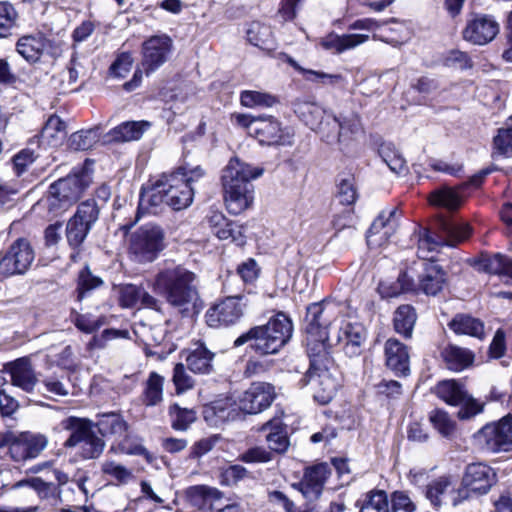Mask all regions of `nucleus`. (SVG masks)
I'll return each instance as SVG.
<instances>
[{"label": "nucleus", "mask_w": 512, "mask_h": 512, "mask_svg": "<svg viewBox=\"0 0 512 512\" xmlns=\"http://www.w3.org/2000/svg\"><path fill=\"white\" fill-rule=\"evenodd\" d=\"M153 290L183 317L198 315L204 307L197 275L182 265L160 269L155 275Z\"/></svg>", "instance_id": "1"}, {"label": "nucleus", "mask_w": 512, "mask_h": 512, "mask_svg": "<svg viewBox=\"0 0 512 512\" xmlns=\"http://www.w3.org/2000/svg\"><path fill=\"white\" fill-rule=\"evenodd\" d=\"M262 174V168L252 167L237 157L229 160L221 175L224 201L229 213L238 215L250 207L253 202L251 181Z\"/></svg>", "instance_id": "2"}, {"label": "nucleus", "mask_w": 512, "mask_h": 512, "mask_svg": "<svg viewBox=\"0 0 512 512\" xmlns=\"http://www.w3.org/2000/svg\"><path fill=\"white\" fill-rule=\"evenodd\" d=\"M293 324L283 312L277 313L264 325L254 326L234 341V347L246 343L260 356L277 354L291 339Z\"/></svg>", "instance_id": "3"}, {"label": "nucleus", "mask_w": 512, "mask_h": 512, "mask_svg": "<svg viewBox=\"0 0 512 512\" xmlns=\"http://www.w3.org/2000/svg\"><path fill=\"white\" fill-rule=\"evenodd\" d=\"M310 367L305 375L313 390V398L321 405L328 404L335 396L340 382L336 376L334 361L323 344L309 346Z\"/></svg>", "instance_id": "4"}, {"label": "nucleus", "mask_w": 512, "mask_h": 512, "mask_svg": "<svg viewBox=\"0 0 512 512\" xmlns=\"http://www.w3.org/2000/svg\"><path fill=\"white\" fill-rule=\"evenodd\" d=\"M471 235L468 223L456 219L441 218L437 221L435 230L420 228L418 232L419 258L434 261L430 253L437 252L443 246L456 247Z\"/></svg>", "instance_id": "5"}, {"label": "nucleus", "mask_w": 512, "mask_h": 512, "mask_svg": "<svg viewBox=\"0 0 512 512\" xmlns=\"http://www.w3.org/2000/svg\"><path fill=\"white\" fill-rule=\"evenodd\" d=\"M91 182L85 170L73 172L50 184L46 197L37 204L46 208L50 217H57L81 198Z\"/></svg>", "instance_id": "6"}, {"label": "nucleus", "mask_w": 512, "mask_h": 512, "mask_svg": "<svg viewBox=\"0 0 512 512\" xmlns=\"http://www.w3.org/2000/svg\"><path fill=\"white\" fill-rule=\"evenodd\" d=\"M59 427L70 433L63 446H79V455L85 460L97 459L105 449V441L95 432L94 422L88 418L69 416L64 418Z\"/></svg>", "instance_id": "7"}, {"label": "nucleus", "mask_w": 512, "mask_h": 512, "mask_svg": "<svg viewBox=\"0 0 512 512\" xmlns=\"http://www.w3.org/2000/svg\"><path fill=\"white\" fill-rule=\"evenodd\" d=\"M337 308L330 303H312L307 307L305 316V331L307 333V353L309 346L317 347L323 344L326 351L334 345L331 340L328 328L336 320Z\"/></svg>", "instance_id": "8"}, {"label": "nucleus", "mask_w": 512, "mask_h": 512, "mask_svg": "<svg viewBox=\"0 0 512 512\" xmlns=\"http://www.w3.org/2000/svg\"><path fill=\"white\" fill-rule=\"evenodd\" d=\"M165 233L163 229L153 223L139 227L129 239V252L133 259L139 263L154 261L165 248Z\"/></svg>", "instance_id": "9"}, {"label": "nucleus", "mask_w": 512, "mask_h": 512, "mask_svg": "<svg viewBox=\"0 0 512 512\" xmlns=\"http://www.w3.org/2000/svg\"><path fill=\"white\" fill-rule=\"evenodd\" d=\"M432 392L450 406H461L458 411L460 419H470L483 410V406L469 395L465 385L458 380L439 381L432 388Z\"/></svg>", "instance_id": "10"}, {"label": "nucleus", "mask_w": 512, "mask_h": 512, "mask_svg": "<svg viewBox=\"0 0 512 512\" xmlns=\"http://www.w3.org/2000/svg\"><path fill=\"white\" fill-rule=\"evenodd\" d=\"M34 259L35 250L30 240L26 237H19L0 254V276L8 278L24 275Z\"/></svg>", "instance_id": "11"}, {"label": "nucleus", "mask_w": 512, "mask_h": 512, "mask_svg": "<svg viewBox=\"0 0 512 512\" xmlns=\"http://www.w3.org/2000/svg\"><path fill=\"white\" fill-rule=\"evenodd\" d=\"M475 444L483 451L490 453L508 452L512 450V416L503 417L500 421L486 424L473 436Z\"/></svg>", "instance_id": "12"}, {"label": "nucleus", "mask_w": 512, "mask_h": 512, "mask_svg": "<svg viewBox=\"0 0 512 512\" xmlns=\"http://www.w3.org/2000/svg\"><path fill=\"white\" fill-rule=\"evenodd\" d=\"M360 131V122L356 118H338L332 113L326 116L315 132L320 135L322 141L328 145L339 146L341 151H345L354 141L355 136Z\"/></svg>", "instance_id": "13"}, {"label": "nucleus", "mask_w": 512, "mask_h": 512, "mask_svg": "<svg viewBox=\"0 0 512 512\" xmlns=\"http://www.w3.org/2000/svg\"><path fill=\"white\" fill-rule=\"evenodd\" d=\"M497 482V475L493 468L484 463H471L467 465L462 487L458 489L460 500L487 494Z\"/></svg>", "instance_id": "14"}, {"label": "nucleus", "mask_w": 512, "mask_h": 512, "mask_svg": "<svg viewBox=\"0 0 512 512\" xmlns=\"http://www.w3.org/2000/svg\"><path fill=\"white\" fill-rule=\"evenodd\" d=\"M173 48V40L166 34L154 35L146 39L142 44L140 63L144 73L150 75L164 65Z\"/></svg>", "instance_id": "15"}, {"label": "nucleus", "mask_w": 512, "mask_h": 512, "mask_svg": "<svg viewBox=\"0 0 512 512\" xmlns=\"http://www.w3.org/2000/svg\"><path fill=\"white\" fill-rule=\"evenodd\" d=\"M47 443L44 435L11 431L7 447L10 457L15 462H24L38 457Z\"/></svg>", "instance_id": "16"}, {"label": "nucleus", "mask_w": 512, "mask_h": 512, "mask_svg": "<svg viewBox=\"0 0 512 512\" xmlns=\"http://www.w3.org/2000/svg\"><path fill=\"white\" fill-rule=\"evenodd\" d=\"M245 304L240 296H229L214 304L206 312V322L210 327H228L236 324L244 313Z\"/></svg>", "instance_id": "17"}, {"label": "nucleus", "mask_w": 512, "mask_h": 512, "mask_svg": "<svg viewBox=\"0 0 512 512\" xmlns=\"http://www.w3.org/2000/svg\"><path fill=\"white\" fill-rule=\"evenodd\" d=\"M331 475V468L327 463H318L306 467L301 481L294 483L297 489L308 501H316L322 495L324 485Z\"/></svg>", "instance_id": "18"}, {"label": "nucleus", "mask_w": 512, "mask_h": 512, "mask_svg": "<svg viewBox=\"0 0 512 512\" xmlns=\"http://www.w3.org/2000/svg\"><path fill=\"white\" fill-rule=\"evenodd\" d=\"M254 137L264 145H291L294 134L289 127H282L273 116L258 117L254 124Z\"/></svg>", "instance_id": "19"}, {"label": "nucleus", "mask_w": 512, "mask_h": 512, "mask_svg": "<svg viewBox=\"0 0 512 512\" xmlns=\"http://www.w3.org/2000/svg\"><path fill=\"white\" fill-rule=\"evenodd\" d=\"M499 30V24L493 16L478 14L467 21L462 35L467 42L482 46L494 40Z\"/></svg>", "instance_id": "20"}, {"label": "nucleus", "mask_w": 512, "mask_h": 512, "mask_svg": "<svg viewBox=\"0 0 512 512\" xmlns=\"http://www.w3.org/2000/svg\"><path fill=\"white\" fill-rule=\"evenodd\" d=\"M162 184H165L166 205L178 211L187 208L193 201L194 187L185 183L174 171L170 174H163Z\"/></svg>", "instance_id": "21"}, {"label": "nucleus", "mask_w": 512, "mask_h": 512, "mask_svg": "<svg viewBox=\"0 0 512 512\" xmlns=\"http://www.w3.org/2000/svg\"><path fill=\"white\" fill-rule=\"evenodd\" d=\"M275 398L274 386L266 382H254L240 398L239 407L247 414H257L268 408Z\"/></svg>", "instance_id": "22"}, {"label": "nucleus", "mask_w": 512, "mask_h": 512, "mask_svg": "<svg viewBox=\"0 0 512 512\" xmlns=\"http://www.w3.org/2000/svg\"><path fill=\"white\" fill-rule=\"evenodd\" d=\"M448 276L443 267L435 261L423 263V270L418 276L416 289L413 292L427 296H437L447 285Z\"/></svg>", "instance_id": "23"}, {"label": "nucleus", "mask_w": 512, "mask_h": 512, "mask_svg": "<svg viewBox=\"0 0 512 512\" xmlns=\"http://www.w3.org/2000/svg\"><path fill=\"white\" fill-rule=\"evenodd\" d=\"M396 207L382 210L367 232L368 245H382L387 242L398 228Z\"/></svg>", "instance_id": "24"}, {"label": "nucleus", "mask_w": 512, "mask_h": 512, "mask_svg": "<svg viewBox=\"0 0 512 512\" xmlns=\"http://www.w3.org/2000/svg\"><path fill=\"white\" fill-rule=\"evenodd\" d=\"M4 371L10 375L11 384L13 386L27 393H31L38 383V378L30 357H20L6 363L4 365Z\"/></svg>", "instance_id": "25"}, {"label": "nucleus", "mask_w": 512, "mask_h": 512, "mask_svg": "<svg viewBox=\"0 0 512 512\" xmlns=\"http://www.w3.org/2000/svg\"><path fill=\"white\" fill-rule=\"evenodd\" d=\"M385 363L396 376L410 373V356L408 347L395 338H389L384 346Z\"/></svg>", "instance_id": "26"}, {"label": "nucleus", "mask_w": 512, "mask_h": 512, "mask_svg": "<svg viewBox=\"0 0 512 512\" xmlns=\"http://www.w3.org/2000/svg\"><path fill=\"white\" fill-rule=\"evenodd\" d=\"M457 492L458 489L454 488L452 477L447 475L434 479L426 487V497L436 507L449 502L456 506L462 501Z\"/></svg>", "instance_id": "27"}, {"label": "nucleus", "mask_w": 512, "mask_h": 512, "mask_svg": "<svg viewBox=\"0 0 512 512\" xmlns=\"http://www.w3.org/2000/svg\"><path fill=\"white\" fill-rule=\"evenodd\" d=\"M367 336L365 327L359 322L343 321L335 343L344 342L345 353L352 357L360 354Z\"/></svg>", "instance_id": "28"}, {"label": "nucleus", "mask_w": 512, "mask_h": 512, "mask_svg": "<svg viewBox=\"0 0 512 512\" xmlns=\"http://www.w3.org/2000/svg\"><path fill=\"white\" fill-rule=\"evenodd\" d=\"M165 184L159 178L155 183L143 186L140 192L138 213L158 214L166 205Z\"/></svg>", "instance_id": "29"}, {"label": "nucleus", "mask_w": 512, "mask_h": 512, "mask_svg": "<svg viewBox=\"0 0 512 512\" xmlns=\"http://www.w3.org/2000/svg\"><path fill=\"white\" fill-rule=\"evenodd\" d=\"M209 224L220 240H229L237 246H243L246 243L243 227L228 220L222 213H213L209 217Z\"/></svg>", "instance_id": "30"}, {"label": "nucleus", "mask_w": 512, "mask_h": 512, "mask_svg": "<svg viewBox=\"0 0 512 512\" xmlns=\"http://www.w3.org/2000/svg\"><path fill=\"white\" fill-rule=\"evenodd\" d=\"M292 105L297 117L313 131L321 127L326 116L330 114L318 103L313 101L296 99Z\"/></svg>", "instance_id": "31"}, {"label": "nucleus", "mask_w": 512, "mask_h": 512, "mask_svg": "<svg viewBox=\"0 0 512 512\" xmlns=\"http://www.w3.org/2000/svg\"><path fill=\"white\" fill-rule=\"evenodd\" d=\"M222 496L223 493L218 489L204 485L191 486L186 490V497L189 503L202 511L215 510L212 501L220 500Z\"/></svg>", "instance_id": "32"}, {"label": "nucleus", "mask_w": 512, "mask_h": 512, "mask_svg": "<svg viewBox=\"0 0 512 512\" xmlns=\"http://www.w3.org/2000/svg\"><path fill=\"white\" fill-rule=\"evenodd\" d=\"M441 357L446 368L454 372L463 371L474 362L473 352L453 344H449L442 349Z\"/></svg>", "instance_id": "33"}, {"label": "nucleus", "mask_w": 512, "mask_h": 512, "mask_svg": "<svg viewBox=\"0 0 512 512\" xmlns=\"http://www.w3.org/2000/svg\"><path fill=\"white\" fill-rule=\"evenodd\" d=\"M448 326L458 335H468L479 340L485 338L484 323L469 314H456L449 322Z\"/></svg>", "instance_id": "34"}, {"label": "nucleus", "mask_w": 512, "mask_h": 512, "mask_svg": "<svg viewBox=\"0 0 512 512\" xmlns=\"http://www.w3.org/2000/svg\"><path fill=\"white\" fill-rule=\"evenodd\" d=\"M215 354L204 344H196L187 356L186 362L189 370L196 374H209L213 371V359Z\"/></svg>", "instance_id": "35"}, {"label": "nucleus", "mask_w": 512, "mask_h": 512, "mask_svg": "<svg viewBox=\"0 0 512 512\" xmlns=\"http://www.w3.org/2000/svg\"><path fill=\"white\" fill-rule=\"evenodd\" d=\"M97 418L98 419L96 422H94V425L102 437H121L126 433L128 429L127 422L118 413H104L98 415Z\"/></svg>", "instance_id": "36"}, {"label": "nucleus", "mask_w": 512, "mask_h": 512, "mask_svg": "<svg viewBox=\"0 0 512 512\" xmlns=\"http://www.w3.org/2000/svg\"><path fill=\"white\" fill-rule=\"evenodd\" d=\"M367 40L368 35L363 34H344L340 36L330 33L322 39L321 45L326 50H331L335 53H342L346 50L355 48Z\"/></svg>", "instance_id": "37"}, {"label": "nucleus", "mask_w": 512, "mask_h": 512, "mask_svg": "<svg viewBox=\"0 0 512 512\" xmlns=\"http://www.w3.org/2000/svg\"><path fill=\"white\" fill-rule=\"evenodd\" d=\"M149 123L145 121H127L113 128L108 136V141L128 142L138 140L144 131L149 127Z\"/></svg>", "instance_id": "38"}, {"label": "nucleus", "mask_w": 512, "mask_h": 512, "mask_svg": "<svg viewBox=\"0 0 512 512\" xmlns=\"http://www.w3.org/2000/svg\"><path fill=\"white\" fill-rule=\"evenodd\" d=\"M17 52L28 62L36 63L43 55L41 32L24 35L16 43Z\"/></svg>", "instance_id": "39"}, {"label": "nucleus", "mask_w": 512, "mask_h": 512, "mask_svg": "<svg viewBox=\"0 0 512 512\" xmlns=\"http://www.w3.org/2000/svg\"><path fill=\"white\" fill-rule=\"evenodd\" d=\"M416 320L415 309L411 305H401L394 313V329L405 338H411Z\"/></svg>", "instance_id": "40"}, {"label": "nucleus", "mask_w": 512, "mask_h": 512, "mask_svg": "<svg viewBox=\"0 0 512 512\" xmlns=\"http://www.w3.org/2000/svg\"><path fill=\"white\" fill-rule=\"evenodd\" d=\"M168 416L171 427L176 431H186L197 419V412L193 408L181 407L173 403L168 407Z\"/></svg>", "instance_id": "41"}, {"label": "nucleus", "mask_w": 512, "mask_h": 512, "mask_svg": "<svg viewBox=\"0 0 512 512\" xmlns=\"http://www.w3.org/2000/svg\"><path fill=\"white\" fill-rule=\"evenodd\" d=\"M378 154L393 173L397 175L407 173L406 160L392 143H382L379 146Z\"/></svg>", "instance_id": "42"}, {"label": "nucleus", "mask_w": 512, "mask_h": 512, "mask_svg": "<svg viewBox=\"0 0 512 512\" xmlns=\"http://www.w3.org/2000/svg\"><path fill=\"white\" fill-rule=\"evenodd\" d=\"M379 292L384 298L397 297L401 293L413 292L416 289V282L407 273L399 274L397 281L393 283L381 282Z\"/></svg>", "instance_id": "43"}, {"label": "nucleus", "mask_w": 512, "mask_h": 512, "mask_svg": "<svg viewBox=\"0 0 512 512\" xmlns=\"http://www.w3.org/2000/svg\"><path fill=\"white\" fill-rule=\"evenodd\" d=\"M263 431H269L266 440L271 451L283 453L289 446L286 432L280 427V421H268L262 426Z\"/></svg>", "instance_id": "44"}, {"label": "nucleus", "mask_w": 512, "mask_h": 512, "mask_svg": "<svg viewBox=\"0 0 512 512\" xmlns=\"http://www.w3.org/2000/svg\"><path fill=\"white\" fill-rule=\"evenodd\" d=\"M164 378L156 372H151L143 391L142 402L145 406L153 407L163 400Z\"/></svg>", "instance_id": "45"}, {"label": "nucleus", "mask_w": 512, "mask_h": 512, "mask_svg": "<svg viewBox=\"0 0 512 512\" xmlns=\"http://www.w3.org/2000/svg\"><path fill=\"white\" fill-rule=\"evenodd\" d=\"M65 128V122L59 116L52 115L42 128L40 138L47 144L56 146L65 138Z\"/></svg>", "instance_id": "46"}, {"label": "nucleus", "mask_w": 512, "mask_h": 512, "mask_svg": "<svg viewBox=\"0 0 512 512\" xmlns=\"http://www.w3.org/2000/svg\"><path fill=\"white\" fill-rule=\"evenodd\" d=\"M247 39L252 45L269 50L272 44V30L266 24L252 22L247 30Z\"/></svg>", "instance_id": "47"}, {"label": "nucleus", "mask_w": 512, "mask_h": 512, "mask_svg": "<svg viewBox=\"0 0 512 512\" xmlns=\"http://www.w3.org/2000/svg\"><path fill=\"white\" fill-rule=\"evenodd\" d=\"M90 228L87 225H84L80 221H77L76 218L71 217L66 224L65 236L67 243L71 249L81 248L88 234L90 233Z\"/></svg>", "instance_id": "48"}, {"label": "nucleus", "mask_w": 512, "mask_h": 512, "mask_svg": "<svg viewBox=\"0 0 512 512\" xmlns=\"http://www.w3.org/2000/svg\"><path fill=\"white\" fill-rule=\"evenodd\" d=\"M103 280L91 273L88 266L84 267L78 275L76 299L81 302L92 290L100 287Z\"/></svg>", "instance_id": "49"}, {"label": "nucleus", "mask_w": 512, "mask_h": 512, "mask_svg": "<svg viewBox=\"0 0 512 512\" xmlns=\"http://www.w3.org/2000/svg\"><path fill=\"white\" fill-rule=\"evenodd\" d=\"M99 214L100 208L96 200L87 199L78 205L77 210L72 217L92 229L93 225L99 218Z\"/></svg>", "instance_id": "50"}, {"label": "nucleus", "mask_w": 512, "mask_h": 512, "mask_svg": "<svg viewBox=\"0 0 512 512\" xmlns=\"http://www.w3.org/2000/svg\"><path fill=\"white\" fill-rule=\"evenodd\" d=\"M99 137L100 132L98 127L77 131L70 136V147L74 150H88L98 142Z\"/></svg>", "instance_id": "51"}, {"label": "nucleus", "mask_w": 512, "mask_h": 512, "mask_svg": "<svg viewBox=\"0 0 512 512\" xmlns=\"http://www.w3.org/2000/svg\"><path fill=\"white\" fill-rule=\"evenodd\" d=\"M241 104L245 107H272L278 103L276 96L260 91L246 90L241 93Z\"/></svg>", "instance_id": "52"}, {"label": "nucleus", "mask_w": 512, "mask_h": 512, "mask_svg": "<svg viewBox=\"0 0 512 512\" xmlns=\"http://www.w3.org/2000/svg\"><path fill=\"white\" fill-rule=\"evenodd\" d=\"M483 267L487 273L512 278V259L510 257L495 254L484 260Z\"/></svg>", "instance_id": "53"}, {"label": "nucleus", "mask_w": 512, "mask_h": 512, "mask_svg": "<svg viewBox=\"0 0 512 512\" xmlns=\"http://www.w3.org/2000/svg\"><path fill=\"white\" fill-rule=\"evenodd\" d=\"M429 420L433 427L443 436L449 438L455 431V422L443 409H434L429 414Z\"/></svg>", "instance_id": "54"}, {"label": "nucleus", "mask_w": 512, "mask_h": 512, "mask_svg": "<svg viewBox=\"0 0 512 512\" xmlns=\"http://www.w3.org/2000/svg\"><path fill=\"white\" fill-rule=\"evenodd\" d=\"M430 201L433 205L441 206L449 210H455L460 207L462 198L451 188H444L434 191L431 194Z\"/></svg>", "instance_id": "55"}, {"label": "nucleus", "mask_w": 512, "mask_h": 512, "mask_svg": "<svg viewBox=\"0 0 512 512\" xmlns=\"http://www.w3.org/2000/svg\"><path fill=\"white\" fill-rule=\"evenodd\" d=\"M16 487L29 486L35 490L42 499L53 498L57 495L58 486L53 482H45L40 477L21 480L16 483Z\"/></svg>", "instance_id": "56"}, {"label": "nucleus", "mask_w": 512, "mask_h": 512, "mask_svg": "<svg viewBox=\"0 0 512 512\" xmlns=\"http://www.w3.org/2000/svg\"><path fill=\"white\" fill-rule=\"evenodd\" d=\"M18 13L9 2H0V38H5L11 34V30L16 26Z\"/></svg>", "instance_id": "57"}, {"label": "nucleus", "mask_w": 512, "mask_h": 512, "mask_svg": "<svg viewBox=\"0 0 512 512\" xmlns=\"http://www.w3.org/2000/svg\"><path fill=\"white\" fill-rule=\"evenodd\" d=\"M360 512H390L386 492L382 490L371 492Z\"/></svg>", "instance_id": "58"}, {"label": "nucleus", "mask_w": 512, "mask_h": 512, "mask_svg": "<svg viewBox=\"0 0 512 512\" xmlns=\"http://www.w3.org/2000/svg\"><path fill=\"white\" fill-rule=\"evenodd\" d=\"M172 381L177 394L184 393L194 386V379L188 374L182 363H177L174 366Z\"/></svg>", "instance_id": "59"}, {"label": "nucleus", "mask_w": 512, "mask_h": 512, "mask_svg": "<svg viewBox=\"0 0 512 512\" xmlns=\"http://www.w3.org/2000/svg\"><path fill=\"white\" fill-rule=\"evenodd\" d=\"M497 153L505 157H512V131L509 128H500L493 139Z\"/></svg>", "instance_id": "60"}, {"label": "nucleus", "mask_w": 512, "mask_h": 512, "mask_svg": "<svg viewBox=\"0 0 512 512\" xmlns=\"http://www.w3.org/2000/svg\"><path fill=\"white\" fill-rule=\"evenodd\" d=\"M142 287L134 284H126L120 288V304L125 308H132L138 305Z\"/></svg>", "instance_id": "61"}, {"label": "nucleus", "mask_w": 512, "mask_h": 512, "mask_svg": "<svg viewBox=\"0 0 512 512\" xmlns=\"http://www.w3.org/2000/svg\"><path fill=\"white\" fill-rule=\"evenodd\" d=\"M337 197L343 205H351L356 201L357 192L353 178H345L339 182Z\"/></svg>", "instance_id": "62"}, {"label": "nucleus", "mask_w": 512, "mask_h": 512, "mask_svg": "<svg viewBox=\"0 0 512 512\" xmlns=\"http://www.w3.org/2000/svg\"><path fill=\"white\" fill-rule=\"evenodd\" d=\"M180 178L193 187V184L202 179L205 175L204 169L200 165L191 166L190 164H184L179 166L175 171Z\"/></svg>", "instance_id": "63"}, {"label": "nucleus", "mask_w": 512, "mask_h": 512, "mask_svg": "<svg viewBox=\"0 0 512 512\" xmlns=\"http://www.w3.org/2000/svg\"><path fill=\"white\" fill-rule=\"evenodd\" d=\"M392 512H416V506L410 497L402 491H395L391 496Z\"/></svg>", "instance_id": "64"}]
</instances>
